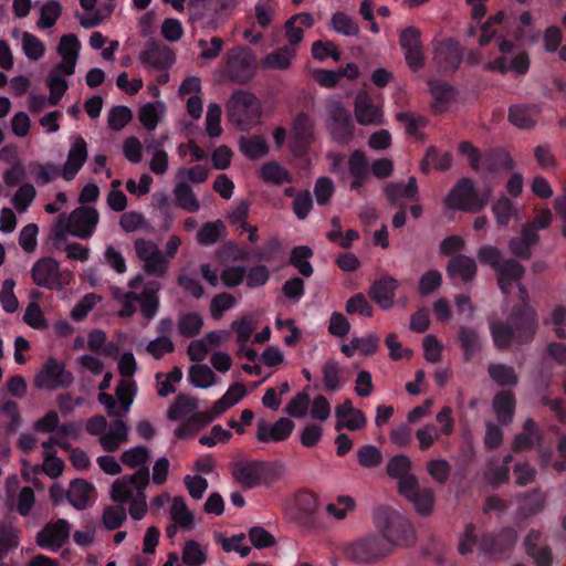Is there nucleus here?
Segmentation results:
<instances>
[{
  "label": "nucleus",
  "mask_w": 566,
  "mask_h": 566,
  "mask_svg": "<svg viewBox=\"0 0 566 566\" xmlns=\"http://www.w3.org/2000/svg\"><path fill=\"white\" fill-rule=\"evenodd\" d=\"M538 321L536 311L530 305L525 286H520V303L513 306L507 322H492L490 332L499 349H507L513 342L523 345L533 340Z\"/></svg>",
  "instance_id": "obj_1"
},
{
  "label": "nucleus",
  "mask_w": 566,
  "mask_h": 566,
  "mask_svg": "<svg viewBox=\"0 0 566 566\" xmlns=\"http://www.w3.org/2000/svg\"><path fill=\"white\" fill-rule=\"evenodd\" d=\"M149 483L148 467L139 468L132 475H124L112 485L111 496L119 504L129 503V514L135 521H140L147 512L145 489Z\"/></svg>",
  "instance_id": "obj_2"
},
{
  "label": "nucleus",
  "mask_w": 566,
  "mask_h": 566,
  "mask_svg": "<svg viewBox=\"0 0 566 566\" xmlns=\"http://www.w3.org/2000/svg\"><path fill=\"white\" fill-rule=\"evenodd\" d=\"M478 259L482 264L490 265L497 280V285L504 295L512 292L513 286H523L521 279L524 275V266L514 259L503 260L501 251L494 245H482L478 251Z\"/></svg>",
  "instance_id": "obj_3"
},
{
  "label": "nucleus",
  "mask_w": 566,
  "mask_h": 566,
  "mask_svg": "<svg viewBox=\"0 0 566 566\" xmlns=\"http://www.w3.org/2000/svg\"><path fill=\"white\" fill-rule=\"evenodd\" d=\"M376 528L389 543L391 552L395 545L410 546L415 543V531L410 522L398 511L379 507L374 515Z\"/></svg>",
  "instance_id": "obj_4"
},
{
  "label": "nucleus",
  "mask_w": 566,
  "mask_h": 566,
  "mask_svg": "<svg viewBox=\"0 0 566 566\" xmlns=\"http://www.w3.org/2000/svg\"><path fill=\"white\" fill-rule=\"evenodd\" d=\"M232 478L245 490L261 484L270 486L281 475L277 464L262 460H240L230 465Z\"/></svg>",
  "instance_id": "obj_5"
},
{
  "label": "nucleus",
  "mask_w": 566,
  "mask_h": 566,
  "mask_svg": "<svg viewBox=\"0 0 566 566\" xmlns=\"http://www.w3.org/2000/svg\"><path fill=\"white\" fill-rule=\"evenodd\" d=\"M345 557L359 565L375 564L388 554L389 543L379 533L368 534L344 546Z\"/></svg>",
  "instance_id": "obj_6"
},
{
  "label": "nucleus",
  "mask_w": 566,
  "mask_h": 566,
  "mask_svg": "<svg viewBox=\"0 0 566 566\" xmlns=\"http://www.w3.org/2000/svg\"><path fill=\"white\" fill-rule=\"evenodd\" d=\"M227 114L232 124L247 130L259 122L261 105L254 94L238 90L227 103Z\"/></svg>",
  "instance_id": "obj_7"
},
{
  "label": "nucleus",
  "mask_w": 566,
  "mask_h": 566,
  "mask_svg": "<svg viewBox=\"0 0 566 566\" xmlns=\"http://www.w3.org/2000/svg\"><path fill=\"white\" fill-rule=\"evenodd\" d=\"M33 283L51 291H62L74 280L73 273L67 269H61L60 263L51 258L39 259L30 271Z\"/></svg>",
  "instance_id": "obj_8"
},
{
  "label": "nucleus",
  "mask_w": 566,
  "mask_h": 566,
  "mask_svg": "<svg viewBox=\"0 0 566 566\" xmlns=\"http://www.w3.org/2000/svg\"><path fill=\"white\" fill-rule=\"evenodd\" d=\"M488 201L489 193L481 196L473 181L467 177L459 179L444 198V203L449 209L473 213L483 210Z\"/></svg>",
  "instance_id": "obj_9"
},
{
  "label": "nucleus",
  "mask_w": 566,
  "mask_h": 566,
  "mask_svg": "<svg viewBox=\"0 0 566 566\" xmlns=\"http://www.w3.org/2000/svg\"><path fill=\"white\" fill-rule=\"evenodd\" d=\"M289 517L303 531H316L321 526L317 513V497L308 490L295 493L293 503L286 511Z\"/></svg>",
  "instance_id": "obj_10"
},
{
  "label": "nucleus",
  "mask_w": 566,
  "mask_h": 566,
  "mask_svg": "<svg viewBox=\"0 0 566 566\" xmlns=\"http://www.w3.org/2000/svg\"><path fill=\"white\" fill-rule=\"evenodd\" d=\"M256 57L245 46H235L227 53L226 72L228 77L238 84L250 82L256 72Z\"/></svg>",
  "instance_id": "obj_11"
},
{
  "label": "nucleus",
  "mask_w": 566,
  "mask_h": 566,
  "mask_svg": "<svg viewBox=\"0 0 566 566\" xmlns=\"http://www.w3.org/2000/svg\"><path fill=\"white\" fill-rule=\"evenodd\" d=\"M73 380V374L65 369L64 364L50 357L35 376L34 384L40 389L54 390L69 388Z\"/></svg>",
  "instance_id": "obj_12"
},
{
  "label": "nucleus",
  "mask_w": 566,
  "mask_h": 566,
  "mask_svg": "<svg viewBox=\"0 0 566 566\" xmlns=\"http://www.w3.org/2000/svg\"><path fill=\"white\" fill-rule=\"evenodd\" d=\"M517 533L513 527H504L499 533L484 534L479 543V551L491 558L509 554L515 546Z\"/></svg>",
  "instance_id": "obj_13"
},
{
  "label": "nucleus",
  "mask_w": 566,
  "mask_h": 566,
  "mask_svg": "<svg viewBox=\"0 0 566 566\" xmlns=\"http://www.w3.org/2000/svg\"><path fill=\"white\" fill-rule=\"evenodd\" d=\"M331 123L328 125L332 138L339 145H347L355 130L352 114L342 103L335 102L329 105Z\"/></svg>",
  "instance_id": "obj_14"
},
{
  "label": "nucleus",
  "mask_w": 566,
  "mask_h": 566,
  "mask_svg": "<svg viewBox=\"0 0 566 566\" xmlns=\"http://www.w3.org/2000/svg\"><path fill=\"white\" fill-rule=\"evenodd\" d=\"M463 60V49L454 39H444L437 43L433 61L438 71L443 74L454 73Z\"/></svg>",
  "instance_id": "obj_15"
},
{
  "label": "nucleus",
  "mask_w": 566,
  "mask_h": 566,
  "mask_svg": "<svg viewBox=\"0 0 566 566\" xmlns=\"http://www.w3.org/2000/svg\"><path fill=\"white\" fill-rule=\"evenodd\" d=\"M71 525L64 518L50 522L36 534V544L44 549L57 552L70 537Z\"/></svg>",
  "instance_id": "obj_16"
},
{
  "label": "nucleus",
  "mask_w": 566,
  "mask_h": 566,
  "mask_svg": "<svg viewBox=\"0 0 566 566\" xmlns=\"http://www.w3.org/2000/svg\"><path fill=\"white\" fill-rule=\"evenodd\" d=\"M98 212L95 208L82 206L74 209L67 221V230L71 234L88 239L93 235L98 223Z\"/></svg>",
  "instance_id": "obj_17"
},
{
  "label": "nucleus",
  "mask_w": 566,
  "mask_h": 566,
  "mask_svg": "<svg viewBox=\"0 0 566 566\" xmlns=\"http://www.w3.org/2000/svg\"><path fill=\"white\" fill-rule=\"evenodd\" d=\"M399 493L413 504L419 514L426 516L431 513L434 501L433 491L428 488L421 489L416 476L403 480Z\"/></svg>",
  "instance_id": "obj_18"
},
{
  "label": "nucleus",
  "mask_w": 566,
  "mask_h": 566,
  "mask_svg": "<svg viewBox=\"0 0 566 566\" xmlns=\"http://www.w3.org/2000/svg\"><path fill=\"white\" fill-rule=\"evenodd\" d=\"M138 59L144 66L158 71L169 70L176 61L174 51L157 41H149Z\"/></svg>",
  "instance_id": "obj_19"
},
{
  "label": "nucleus",
  "mask_w": 566,
  "mask_h": 566,
  "mask_svg": "<svg viewBox=\"0 0 566 566\" xmlns=\"http://www.w3.org/2000/svg\"><path fill=\"white\" fill-rule=\"evenodd\" d=\"M399 41L408 66L412 71L420 70L424 65L421 32L415 27H407L400 32Z\"/></svg>",
  "instance_id": "obj_20"
},
{
  "label": "nucleus",
  "mask_w": 566,
  "mask_h": 566,
  "mask_svg": "<svg viewBox=\"0 0 566 566\" xmlns=\"http://www.w3.org/2000/svg\"><path fill=\"white\" fill-rule=\"evenodd\" d=\"M313 138V123L310 116L305 113H300L293 120L292 138L290 140V148L295 157H303L311 145Z\"/></svg>",
  "instance_id": "obj_21"
},
{
  "label": "nucleus",
  "mask_w": 566,
  "mask_h": 566,
  "mask_svg": "<svg viewBox=\"0 0 566 566\" xmlns=\"http://www.w3.org/2000/svg\"><path fill=\"white\" fill-rule=\"evenodd\" d=\"M87 144L82 136H76L70 147L67 158L62 167V177L66 181L75 178L87 160Z\"/></svg>",
  "instance_id": "obj_22"
},
{
  "label": "nucleus",
  "mask_w": 566,
  "mask_h": 566,
  "mask_svg": "<svg viewBox=\"0 0 566 566\" xmlns=\"http://www.w3.org/2000/svg\"><path fill=\"white\" fill-rule=\"evenodd\" d=\"M237 4L238 0H213L206 11L205 19L200 21L202 28L210 31L218 30L232 14Z\"/></svg>",
  "instance_id": "obj_23"
},
{
  "label": "nucleus",
  "mask_w": 566,
  "mask_h": 566,
  "mask_svg": "<svg viewBox=\"0 0 566 566\" xmlns=\"http://www.w3.org/2000/svg\"><path fill=\"white\" fill-rule=\"evenodd\" d=\"M398 287L399 282L395 277L386 274L373 283L369 290V296L382 310H389L394 305L395 293Z\"/></svg>",
  "instance_id": "obj_24"
},
{
  "label": "nucleus",
  "mask_w": 566,
  "mask_h": 566,
  "mask_svg": "<svg viewBox=\"0 0 566 566\" xmlns=\"http://www.w3.org/2000/svg\"><path fill=\"white\" fill-rule=\"evenodd\" d=\"M294 429V422L289 418H280L273 426L261 420L258 423L256 438L261 442H279L286 440Z\"/></svg>",
  "instance_id": "obj_25"
},
{
  "label": "nucleus",
  "mask_w": 566,
  "mask_h": 566,
  "mask_svg": "<svg viewBox=\"0 0 566 566\" xmlns=\"http://www.w3.org/2000/svg\"><path fill=\"white\" fill-rule=\"evenodd\" d=\"M524 545L527 555L533 558L536 566H552V549L543 543L539 531L531 530L525 537Z\"/></svg>",
  "instance_id": "obj_26"
},
{
  "label": "nucleus",
  "mask_w": 566,
  "mask_h": 566,
  "mask_svg": "<svg viewBox=\"0 0 566 566\" xmlns=\"http://www.w3.org/2000/svg\"><path fill=\"white\" fill-rule=\"evenodd\" d=\"M385 196L391 206L398 207L405 205L402 199L417 200L418 199V184L416 177L411 176L408 182H390L385 187Z\"/></svg>",
  "instance_id": "obj_27"
},
{
  "label": "nucleus",
  "mask_w": 566,
  "mask_h": 566,
  "mask_svg": "<svg viewBox=\"0 0 566 566\" xmlns=\"http://www.w3.org/2000/svg\"><path fill=\"white\" fill-rule=\"evenodd\" d=\"M478 266L474 259L461 253L452 256L447 264L449 277H460L463 283L473 281Z\"/></svg>",
  "instance_id": "obj_28"
},
{
  "label": "nucleus",
  "mask_w": 566,
  "mask_h": 566,
  "mask_svg": "<svg viewBox=\"0 0 566 566\" xmlns=\"http://www.w3.org/2000/svg\"><path fill=\"white\" fill-rule=\"evenodd\" d=\"M428 85L429 91L434 98V102L431 104L432 112L434 114L444 113L448 109L450 102L455 96L457 92L454 86L441 80H430Z\"/></svg>",
  "instance_id": "obj_29"
},
{
  "label": "nucleus",
  "mask_w": 566,
  "mask_h": 566,
  "mask_svg": "<svg viewBox=\"0 0 566 566\" xmlns=\"http://www.w3.org/2000/svg\"><path fill=\"white\" fill-rule=\"evenodd\" d=\"M160 284L157 281H148L144 285V291L139 294L138 303L140 305V313L148 322L154 319L159 310L158 292Z\"/></svg>",
  "instance_id": "obj_30"
},
{
  "label": "nucleus",
  "mask_w": 566,
  "mask_h": 566,
  "mask_svg": "<svg viewBox=\"0 0 566 566\" xmlns=\"http://www.w3.org/2000/svg\"><path fill=\"white\" fill-rule=\"evenodd\" d=\"M539 115L537 105L516 104L509 108V120L521 129H530L535 126Z\"/></svg>",
  "instance_id": "obj_31"
},
{
  "label": "nucleus",
  "mask_w": 566,
  "mask_h": 566,
  "mask_svg": "<svg viewBox=\"0 0 566 566\" xmlns=\"http://www.w3.org/2000/svg\"><path fill=\"white\" fill-rule=\"evenodd\" d=\"M355 116L359 124H376L381 117L379 107L366 93H358L355 98Z\"/></svg>",
  "instance_id": "obj_32"
},
{
  "label": "nucleus",
  "mask_w": 566,
  "mask_h": 566,
  "mask_svg": "<svg viewBox=\"0 0 566 566\" xmlns=\"http://www.w3.org/2000/svg\"><path fill=\"white\" fill-rule=\"evenodd\" d=\"M128 441V427L120 418H116L108 430L99 437V443L106 452H115L120 444Z\"/></svg>",
  "instance_id": "obj_33"
},
{
  "label": "nucleus",
  "mask_w": 566,
  "mask_h": 566,
  "mask_svg": "<svg viewBox=\"0 0 566 566\" xmlns=\"http://www.w3.org/2000/svg\"><path fill=\"white\" fill-rule=\"evenodd\" d=\"M94 492L95 488L92 483L83 479H75L71 482L65 497L76 510H84Z\"/></svg>",
  "instance_id": "obj_34"
},
{
  "label": "nucleus",
  "mask_w": 566,
  "mask_h": 566,
  "mask_svg": "<svg viewBox=\"0 0 566 566\" xmlns=\"http://www.w3.org/2000/svg\"><path fill=\"white\" fill-rule=\"evenodd\" d=\"M457 340L465 361H470L482 349L479 333L473 327L460 326L457 332Z\"/></svg>",
  "instance_id": "obj_35"
},
{
  "label": "nucleus",
  "mask_w": 566,
  "mask_h": 566,
  "mask_svg": "<svg viewBox=\"0 0 566 566\" xmlns=\"http://www.w3.org/2000/svg\"><path fill=\"white\" fill-rule=\"evenodd\" d=\"M523 429L524 432L517 433L512 443V449L516 452L532 449L542 439V432L532 418L525 420Z\"/></svg>",
  "instance_id": "obj_36"
},
{
  "label": "nucleus",
  "mask_w": 566,
  "mask_h": 566,
  "mask_svg": "<svg viewBox=\"0 0 566 566\" xmlns=\"http://www.w3.org/2000/svg\"><path fill=\"white\" fill-rule=\"evenodd\" d=\"M515 402V396L511 390H502L494 396L493 409L501 424L505 426L512 421Z\"/></svg>",
  "instance_id": "obj_37"
},
{
  "label": "nucleus",
  "mask_w": 566,
  "mask_h": 566,
  "mask_svg": "<svg viewBox=\"0 0 566 566\" xmlns=\"http://www.w3.org/2000/svg\"><path fill=\"white\" fill-rule=\"evenodd\" d=\"M227 228L221 220L205 222L197 232V241L203 247H210L224 239Z\"/></svg>",
  "instance_id": "obj_38"
},
{
  "label": "nucleus",
  "mask_w": 566,
  "mask_h": 566,
  "mask_svg": "<svg viewBox=\"0 0 566 566\" xmlns=\"http://www.w3.org/2000/svg\"><path fill=\"white\" fill-rule=\"evenodd\" d=\"M245 395L247 389L243 384L235 382L231 385L226 394L213 403L211 410L214 417L222 415L228 409L237 405Z\"/></svg>",
  "instance_id": "obj_39"
},
{
  "label": "nucleus",
  "mask_w": 566,
  "mask_h": 566,
  "mask_svg": "<svg viewBox=\"0 0 566 566\" xmlns=\"http://www.w3.org/2000/svg\"><path fill=\"white\" fill-rule=\"evenodd\" d=\"M482 168L489 174H494L500 169H512L513 160L507 151L495 148L483 155Z\"/></svg>",
  "instance_id": "obj_40"
},
{
  "label": "nucleus",
  "mask_w": 566,
  "mask_h": 566,
  "mask_svg": "<svg viewBox=\"0 0 566 566\" xmlns=\"http://www.w3.org/2000/svg\"><path fill=\"white\" fill-rule=\"evenodd\" d=\"M296 55V50L291 46H282L269 53L262 61V66L271 70H287L291 66L292 59Z\"/></svg>",
  "instance_id": "obj_41"
},
{
  "label": "nucleus",
  "mask_w": 566,
  "mask_h": 566,
  "mask_svg": "<svg viewBox=\"0 0 566 566\" xmlns=\"http://www.w3.org/2000/svg\"><path fill=\"white\" fill-rule=\"evenodd\" d=\"M203 326V319L197 312H180L178 317V333L185 338L196 337Z\"/></svg>",
  "instance_id": "obj_42"
},
{
  "label": "nucleus",
  "mask_w": 566,
  "mask_h": 566,
  "mask_svg": "<svg viewBox=\"0 0 566 566\" xmlns=\"http://www.w3.org/2000/svg\"><path fill=\"white\" fill-rule=\"evenodd\" d=\"M313 256V250L307 245L294 247L290 255V264L297 269L300 274L305 277L312 276L314 269L308 262V259Z\"/></svg>",
  "instance_id": "obj_43"
},
{
  "label": "nucleus",
  "mask_w": 566,
  "mask_h": 566,
  "mask_svg": "<svg viewBox=\"0 0 566 566\" xmlns=\"http://www.w3.org/2000/svg\"><path fill=\"white\" fill-rule=\"evenodd\" d=\"M492 212L499 227H506L513 217H517L518 208L506 196H501L492 206Z\"/></svg>",
  "instance_id": "obj_44"
},
{
  "label": "nucleus",
  "mask_w": 566,
  "mask_h": 566,
  "mask_svg": "<svg viewBox=\"0 0 566 566\" xmlns=\"http://www.w3.org/2000/svg\"><path fill=\"white\" fill-rule=\"evenodd\" d=\"M411 461L405 454L394 455L387 464V474L392 479H398V490L401 491V483L410 476Z\"/></svg>",
  "instance_id": "obj_45"
},
{
  "label": "nucleus",
  "mask_w": 566,
  "mask_h": 566,
  "mask_svg": "<svg viewBox=\"0 0 566 566\" xmlns=\"http://www.w3.org/2000/svg\"><path fill=\"white\" fill-rule=\"evenodd\" d=\"M490 378L501 387L515 386L518 377L513 367L505 364H490L488 366Z\"/></svg>",
  "instance_id": "obj_46"
},
{
  "label": "nucleus",
  "mask_w": 566,
  "mask_h": 566,
  "mask_svg": "<svg viewBox=\"0 0 566 566\" xmlns=\"http://www.w3.org/2000/svg\"><path fill=\"white\" fill-rule=\"evenodd\" d=\"M343 369L336 360L328 359L322 367L323 384L328 392L339 390L344 382L342 381Z\"/></svg>",
  "instance_id": "obj_47"
},
{
  "label": "nucleus",
  "mask_w": 566,
  "mask_h": 566,
  "mask_svg": "<svg viewBox=\"0 0 566 566\" xmlns=\"http://www.w3.org/2000/svg\"><path fill=\"white\" fill-rule=\"evenodd\" d=\"M261 177L265 182L274 185L291 184L293 181L291 172L276 161L265 163L261 167Z\"/></svg>",
  "instance_id": "obj_48"
},
{
  "label": "nucleus",
  "mask_w": 566,
  "mask_h": 566,
  "mask_svg": "<svg viewBox=\"0 0 566 566\" xmlns=\"http://www.w3.org/2000/svg\"><path fill=\"white\" fill-rule=\"evenodd\" d=\"M174 195L177 206L181 209L190 213L197 212L200 209V203L188 184L178 182L175 186Z\"/></svg>",
  "instance_id": "obj_49"
},
{
  "label": "nucleus",
  "mask_w": 566,
  "mask_h": 566,
  "mask_svg": "<svg viewBox=\"0 0 566 566\" xmlns=\"http://www.w3.org/2000/svg\"><path fill=\"white\" fill-rule=\"evenodd\" d=\"M30 168L34 174V180L36 185L40 187L54 181L60 176V174L62 175V169H60L59 166L51 161L45 164L32 163L30 164Z\"/></svg>",
  "instance_id": "obj_50"
},
{
  "label": "nucleus",
  "mask_w": 566,
  "mask_h": 566,
  "mask_svg": "<svg viewBox=\"0 0 566 566\" xmlns=\"http://www.w3.org/2000/svg\"><path fill=\"white\" fill-rule=\"evenodd\" d=\"M241 151L250 159L256 160L268 155L269 145L261 136L241 138Z\"/></svg>",
  "instance_id": "obj_51"
},
{
  "label": "nucleus",
  "mask_w": 566,
  "mask_h": 566,
  "mask_svg": "<svg viewBox=\"0 0 566 566\" xmlns=\"http://www.w3.org/2000/svg\"><path fill=\"white\" fill-rule=\"evenodd\" d=\"M189 380L198 388L211 387L216 381V375L212 369L205 364H196L189 368Z\"/></svg>",
  "instance_id": "obj_52"
},
{
  "label": "nucleus",
  "mask_w": 566,
  "mask_h": 566,
  "mask_svg": "<svg viewBox=\"0 0 566 566\" xmlns=\"http://www.w3.org/2000/svg\"><path fill=\"white\" fill-rule=\"evenodd\" d=\"M198 408L197 400L186 395H178L175 402L169 407L167 417L169 420L176 421Z\"/></svg>",
  "instance_id": "obj_53"
},
{
  "label": "nucleus",
  "mask_w": 566,
  "mask_h": 566,
  "mask_svg": "<svg viewBox=\"0 0 566 566\" xmlns=\"http://www.w3.org/2000/svg\"><path fill=\"white\" fill-rule=\"evenodd\" d=\"M171 518L180 527L190 530L193 526V515L186 505L184 497L176 496L171 504Z\"/></svg>",
  "instance_id": "obj_54"
},
{
  "label": "nucleus",
  "mask_w": 566,
  "mask_h": 566,
  "mask_svg": "<svg viewBox=\"0 0 566 566\" xmlns=\"http://www.w3.org/2000/svg\"><path fill=\"white\" fill-rule=\"evenodd\" d=\"M331 27L337 33L346 36H356L359 33V25L356 20L342 11L333 14Z\"/></svg>",
  "instance_id": "obj_55"
},
{
  "label": "nucleus",
  "mask_w": 566,
  "mask_h": 566,
  "mask_svg": "<svg viewBox=\"0 0 566 566\" xmlns=\"http://www.w3.org/2000/svg\"><path fill=\"white\" fill-rule=\"evenodd\" d=\"M381 451L371 444H365L357 450V461L366 469L377 468L382 463Z\"/></svg>",
  "instance_id": "obj_56"
},
{
  "label": "nucleus",
  "mask_w": 566,
  "mask_h": 566,
  "mask_svg": "<svg viewBox=\"0 0 566 566\" xmlns=\"http://www.w3.org/2000/svg\"><path fill=\"white\" fill-rule=\"evenodd\" d=\"M62 12L61 4L55 0H50L45 4L42 6L40 10V19L38 20V27L40 29H50L52 28L57 19L60 18Z\"/></svg>",
  "instance_id": "obj_57"
},
{
  "label": "nucleus",
  "mask_w": 566,
  "mask_h": 566,
  "mask_svg": "<svg viewBox=\"0 0 566 566\" xmlns=\"http://www.w3.org/2000/svg\"><path fill=\"white\" fill-rule=\"evenodd\" d=\"M22 49L25 56L33 61L40 60L45 53L43 42L34 34L27 31L22 33Z\"/></svg>",
  "instance_id": "obj_58"
},
{
  "label": "nucleus",
  "mask_w": 566,
  "mask_h": 566,
  "mask_svg": "<svg viewBox=\"0 0 566 566\" xmlns=\"http://www.w3.org/2000/svg\"><path fill=\"white\" fill-rule=\"evenodd\" d=\"M137 392V386L134 380H120L116 387V397L123 411L127 412Z\"/></svg>",
  "instance_id": "obj_59"
},
{
  "label": "nucleus",
  "mask_w": 566,
  "mask_h": 566,
  "mask_svg": "<svg viewBox=\"0 0 566 566\" xmlns=\"http://www.w3.org/2000/svg\"><path fill=\"white\" fill-rule=\"evenodd\" d=\"M221 106L217 103H210L208 105L206 115V130L210 138H217L221 135Z\"/></svg>",
  "instance_id": "obj_60"
},
{
  "label": "nucleus",
  "mask_w": 566,
  "mask_h": 566,
  "mask_svg": "<svg viewBox=\"0 0 566 566\" xmlns=\"http://www.w3.org/2000/svg\"><path fill=\"white\" fill-rule=\"evenodd\" d=\"M275 0H259L254 6L255 19L262 29L270 27L276 11Z\"/></svg>",
  "instance_id": "obj_61"
},
{
  "label": "nucleus",
  "mask_w": 566,
  "mask_h": 566,
  "mask_svg": "<svg viewBox=\"0 0 566 566\" xmlns=\"http://www.w3.org/2000/svg\"><path fill=\"white\" fill-rule=\"evenodd\" d=\"M282 251V244H281V241L279 240V238L276 237H273L269 240H266V242L253 250V258L255 261L258 262H271L273 261L274 259H276V256L281 253Z\"/></svg>",
  "instance_id": "obj_62"
},
{
  "label": "nucleus",
  "mask_w": 566,
  "mask_h": 566,
  "mask_svg": "<svg viewBox=\"0 0 566 566\" xmlns=\"http://www.w3.org/2000/svg\"><path fill=\"white\" fill-rule=\"evenodd\" d=\"M451 465L444 459H432L427 462L429 475L439 484H446L451 474Z\"/></svg>",
  "instance_id": "obj_63"
},
{
  "label": "nucleus",
  "mask_w": 566,
  "mask_h": 566,
  "mask_svg": "<svg viewBox=\"0 0 566 566\" xmlns=\"http://www.w3.org/2000/svg\"><path fill=\"white\" fill-rule=\"evenodd\" d=\"M132 118L133 113L129 107L124 105L114 106L108 113V127L112 130L118 132L123 129Z\"/></svg>",
  "instance_id": "obj_64"
}]
</instances>
